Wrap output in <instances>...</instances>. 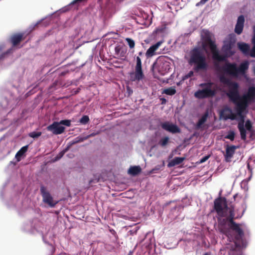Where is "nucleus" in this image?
Instances as JSON below:
<instances>
[{"instance_id": "nucleus-51", "label": "nucleus", "mask_w": 255, "mask_h": 255, "mask_svg": "<svg viewBox=\"0 0 255 255\" xmlns=\"http://www.w3.org/2000/svg\"><path fill=\"white\" fill-rule=\"evenodd\" d=\"M72 145H69V142H68L67 146L65 148H64L63 150H62L61 151L62 152H63L64 154H65L68 150L70 147Z\"/></svg>"}, {"instance_id": "nucleus-14", "label": "nucleus", "mask_w": 255, "mask_h": 255, "mask_svg": "<svg viewBox=\"0 0 255 255\" xmlns=\"http://www.w3.org/2000/svg\"><path fill=\"white\" fill-rule=\"evenodd\" d=\"M220 117L221 119L225 121L228 120H235L236 119V116L234 114L232 109L229 107H225L220 112Z\"/></svg>"}, {"instance_id": "nucleus-42", "label": "nucleus", "mask_w": 255, "mask_h": 255, "mask_svg": "<svg viewBox=\"0 0 255 255\" xmlns=\"http://www.w3.org/2000/svg\"><path fill=\"white\" fill-rule=\"evenodd\" d=\"M194 74V73L192 71H190L187 74H185L182 77V80L184 81L189 78L192 77Z\"/></svg>"}, {"instance_id": "nucleus-35", "label": "nucleus", "mask_w": 255, "mask_h": 255, "mask_svg": "<svg viewBox=\"0 0 255 255\" xmlns=\"http://www.w3.org/2000/svg\"><path fill=\"white\" fill-rule=\"evenodd\" d=\"M89 121L90 119L89 116L87 115H84L79 120V123L82 125H85L88 124Z\"/></svg>"}, {"instance_id": "nucleus-8", "label": "nucleus", "mask_w": 255, "mask_h": 255, "mask_svg": "<svg viewBox=\"0 0 255 255\" xmlns=\"http://www.w3.org/2000/svg\"><path fill=\"white\" fill-rule=\"evenodd\" d=\"M40 192L42 198V202L50 208H54L58 202L54 200L47 187L43 184L40 185Z\"/></svg>"}, {"instance_id": "nucleus-50", "label": "nucleus", "mask_w": 255, "mask_h": 255, "mask_svg": "<svg viewBox=\"0 0 255 255\" xmlns=\"http://www.w3.org/2000/svg\"><path fill=\"white\" fill-rule=\"evenodd\" d=\"M127 91L128 94V96L131 95L133 92L132 90L128 86L127 87Z\"/></svg>"}, {"instance_id": "nucleus-18", "label": "nucleus", "mask_w": 255, "mask_h": 255, "mask_svg": "<svg viewBox=\"0 0 255 255\" xmlns=\"http://www.w3.org/2000/svg\"><path fill=\"white\" fill-rule=\"evenodd\" d=\"M239 49L246 56H250L251 53V48L249 44L245 42H238Z\"/></svg>"}, {"instance_id": "nucleus-11", "label": "nucleus", "mask_w": 255, "mask_h": 255, "mask_svg": "<svg viewBox=\"0 0 255 255\" xmlns=\"http://www.w3.org/2000/svg\"><path fill=\"white\" fill-rule=\"evenodd\" d=\"M6 134H4L0 138V160L4 159L11 152L9 143L6 139Z\"/></svg>"}, {"instance_id": "nucleus-4", "label": "nucleus", "mask_w": 255, "mask_h": 255, "mask_svg": "<svg viewBox=\"0 0 255 255\" xmlns=\"http://www.w3.org/2000/svg\"><path fill=\"white\" fill-rule=\"evenodd\" d=\"M20 101L19 97L15 98L12 95L9 100L7 98L2 100L0 107V131L4 130L12 124L9 119H5V115L11 114Z\"/></svg>"}, {"instance_id": "nucleus-34", "label": "nucleus", "mask_w": 255, "mask_h": 255, "mask_svg": "<svg viewBox=\"0 0 255 255\" xmlns=\"http://www.w3.org/2000/svg\"><path fill=\"white\" fill-rule=\"evenodd\" d=\"M169 138L168 136H165V137L162 138L159 141L158 144L162 147H164L167 144V143L169 141Z\"/></svg>"}, {"instance_id": "nucleus-7", "label": "nucleus", "mask_w": 255, "mask_h": 255, "mask_svg": "<svg viewBox=\"0 0 255 255\" xmlns=\"http://www.w3.org/2000/svg\"><path fill=\"white\" fill-rule=\"evenodd\" d=\"M189 62L190 64H196L194 67V70L196 72H198L201 70H205L208 68L206 57L199 47H195L191 51Z\"/></svg>"}, {"instance_id": "nucleus-53", "label": "nucleus", "mask_w": 255, "mask_h": 255, "mask_svg": "<svg viewBox=\"0 0 255 255\" xmlns=\"http://www.w3.org/2000/svg\"><path fill=\"white\" fill-rule=\"evenodd\" d=\"M253 36L252 39V40H255V25L253 26Z\"/></svg>"}, {"instance_id": "nucleus-16", "label": "nucleus", "mask_w": 255, "mask_h": 255, "mask_svg": "<svg viewBox=\"0 0 255 255\" xmlns=\"http://www.w3.org/2000/svg\"><path fill=\"white\" fill-rule=\"evenodd\" d=\"M163 43L162 40L158 41L155 44L151 45L146 51L145 56L147 58L152 57L156 54V51Z\"/></svg>"}, {"instance_id": "nucleus-56", "label": "nucleus", "mask_w": 255, "mask_h": 255, "mask_svg": "<svg viewBox=\"0 0 255 255\" xmlns=\"http://www.w3.org/2000/svg\"><path fill=\"white\" fill-rule=\"evenodd\" d=\"M159 169L158 168H153L152 169L151 171H150V173H156V171H157Z\"/></svg>"}, {"instance_id": "nucleus-1", "label": "nucleus", "mask_w": 255, "mask_h": 255, "mask_svg": "<svg viewBox=\"0 0 255 255\" xmlns=\"http://www.w3.org/2000/svg\"><path fill=\"white\" fill-rule=\"evenodd\" d=\"M214 209L218 218V229L219 231L228 235L229 229H232L236 234L235 237V243L237 247L245 248L246 242L243 240L244 233L239 224L234 221V209L228 206L227 201L225 197L216 199L214 201Z\"/></svg>"}, {"instance_id": "nucleus-21", "label": "nucleus", "mask_w": 255, "mask_h": 255, "mask_svg": "<svg viewBox=\"0 0 255 255\" xmlns=\"http://www.w3.org/2000/svg\"><path fill=\"white\" fill-rule=\"evenodd\" d=\"M209 117V112L206 111L205 113L202 116V117L199 119L197 123L196 128L197 129L201 128L202 125L207 121V119Z\"/></svg>"}, {"instance_id": "nucleus-5", "label": "nucleus", "mask_w": 255, "mask_h": 255, "mask_svg": "<svg viewBox=\"0 0 255 255\" xmlns=\"http://www.w3.org/2000/svg\"><path fill=\"white\" fill-rule=\"evenodd\" d=\"M200 89L194 93V96L198 99H204L214 97L217 92V86L211 81L199 84Z\"/></svg>"}, {"instance_id": "nucleus-62", "label": "nucleus", "mask_w": 255, "mask_h": 255, "mask_svg": "<svg viewBox=\"0 0 255 255\" xmlns=\"http://www.w3.org/2000/svg\"><path fill=\"white\" fill-rule=\"evenodd\" d=\"M222 190H221L219 192V196H221V194H222Z\"/></svg>"}, {"instance_id": "nucleus-13", "label": "nucleus", "mask_w": 255, "mask_h": 255, "mask_svg": "<svg viewBox=\"0 0 255 255\" xmlns=\"http://www.w3.org/2000/svg\"><path fill=\"white\" fill-rule=\"evenodd\" d=\"M46 129L48 131H51L53 134L58 135L62 133L65 128L64 127L61 126L59 122H54L52 124L47 126Z\"/></svg>"}, {"instance_id": "nucleus-48", "label": "nucleus", "mask_w": 255, "mask_h": 255, "mask_svg": "<svg viewBox=\"0 0 255 255\" xmlns=\"http://www.w3.org/2000/svg\"><path fill=\"white\" fill-rule=\"evenodd\" d=\"M99 182V179H91L89 180V185H91L93 183H97Z\"/></svg>"}, {"instance_id": "nucleus-61", "label": "nucleus", "mask_w": 255, "mask_h": 255, "mask_svg": "<svg viewBox=\"0 0 255 255\" xmlns=\"http://www.w3.org/2000/svg\"><path fill=\"white\" fill-rule=\"evenodd\" d=\"M111 232L112 233V234L114 235V234H116V232L114 230H111Z\"/></svg>"}, {"instance_id": "nucleus-45", "label": "nucleus", "mask_w": 255, "mask_h": 255, "mask_svg": "<svg viewBox=\"0 0 255 255\" xmlns=\"http://www.w3.org/2000/svg\"><path fill=\"white\" fill-rule=\"evenodd\" d=\"M64 155V154L63 153V152H62V151H60L58 154H57L56 155V156L55 157V160H59L61 158H62L63 155Z\"/></svg>"}, {"instance_id": "nucleus-22", "label": "nucleus", "mask_w": 255, "mask_h": 255, "mask_svg": "<svg viewBox=\"0 0 255 255\" xmlns=\"http://www.w3.org/2000/svg\"><path fill=\"white\" fill-rule=\"evenodd\" d=\"M28 148V145H26L22 147L16 153L15 157L17 161H19L21 160V157L27 151Z\"/></svg>"}, {"instance_id": "nucleus-9", "label": "nucleus", "mask_w": 255, "mask_h": 255, "mask_svg": "<svg viewBox=\"0 0 255 255\" xmlns=\"http://www.w3.org/2000/svg\"><path fill=\"white\" fill-rule=\"evenodd\" d=\"M229 101L235 105V111L236 113V115L239 117V119H237L239 121L238 126H240V125L242 126H244L245 117L243 113L247 111L248 107L246 105L245 106L236 101L234 98H232V100H229Z\"/></svg>"}, {"instance_id": "nucleus-47", "label": "nucleus", "mask_w": 255, "mask_h": 255, "mask_svg": "<svg viewBox=\"0 0 255 255\" xmlns=\"http://www.w3.org/2000/svg\"><path fill=\"white\" fill-rule=\"evenodd\" d=\"M208 0H201L199 2L196 4V6H199L201 5L204 4Z\"/></svg>"}, {"instance_id": "nucleus-46", "label": "nucleus", "mask_w": 255, "mask_h": 255, "mask_svg": "<svg viewBox=\"0 0 255 255\" xmlns=\"http://www.w3.org/2000/svg\"><path fill=\"white\" fill-rule=\"evenodd\" d=\"M210 157V155H206L200 159V163H202L207 160Z\"/></svg>"}, {"instance_id": "nucleus-25", "label": "nucleus", "mask_w": 255, "mask_h": 255, "mask_svg": "<svg viewBox=\"0 0 255 255\" xmlns=\"http://www.w3.org/2000/svg\"><path fill=\"white\" fill-rule=\"evenodd\" d=\"M232 46L233 43L232 42H228L224 43L222 47V50L226 54L230 53L232 55L233 54V52L231 51Z\"/></svg>"}, {"instance_id": "nucleus-63", "label": "nucleus", "mask_w": 255, "mask_h": 255, "mask_svg": "<svg viewBox=\"0 0 255 255\" xmlns=\"http://www.w3.org/2000/svg\"><path fill=\"white\" fill-rule=\"evenodd\" d=\"M0 196L2 197V196H3V194H2V192L1 193Z\"/></svg>"}, {"instance_id": "nucleus-52", "label": "nucleus", "mask_w": 255, "mask_h": 255, "mask_svg": "<svg viewBox=\"0 0 255 255\" xmlns=\"http://www.w3.org/2000/svg\"><path fill=\"white\" fill-rule=\"evenodd\" d=\"M246 186H247V182L245 181H243L241 183V187L246 189Z\"/></svg>"}, {"instance_id": "nucleus-36", "label": "nucleus", "mask_w": 255, "mask_h": 255, "mask_svg": "<svg viewBox=\"0 0 255 255\" xmlns=\"http://www.w3.org/2000/svg\"><path fill=\"white\" fill-rule=\"evenodd\" d=\"M53 15V14L49 15L48 16L46 17L45 18H43V19H41L40 20L38 21L35 24L30 25L29 28L30 29V31H31L32 30H33L34 29L35 27H36L37 25H38L42 21L44 20L45 19L50 18Z\"/></svg>"}, {"instance_id": "nucleus-57", "label": "nucleus", "mask_w": 255, "mask_h": 255, "mask_svg": "<svg viewBox=\"0 0 255 255\" xmlns=\"http://www.w3.org/2000/svg\"><path fill=\"white\" fill-rule=\"evenodd\" d=\"M160 100L162 101L161 102V104H165L166 103L167 101H166V100L165 98H162L160 99Z\"/></svg>"}, {"instance_id": "nucleus-17", "label": "nucleus", "mask_w": 255, "mask_h": 255, "mask_svg": "<svg viewBox=\"0 0 255 255\" xmlns=\"http://www.w3.org/2000/svg\"><path fill=\"white\" fill-rule=\"evenodd\" d=\"M245 22V17L243 15H240L237 19V22L235 28V32L237 34H240L243 30Z\"/></svg>"}, {"instance_id": "nucleus-59", "label": "nucleus", "mask_w": 255, "mask_h": 255, "mask_svg": "<svg viewBox=\"0 0 255 255\" xmlns=\"http://www.w3.org/2000/svg\"><path fill=\"white\" fill-rule=\"evenodd\" d=\"M203 255H211V252H206L203 254Z\"/></svg>"}, {"instance_id": "nucleus-19", "label": "nucleus", "mask_w": 255, "mask_h": 255, "mask_svg": "<svg viewBox=\"0 0 255 255\" xmlns=\"http://www.w3.org/2000/svg\"><path fill=\"white\" fill-rule=\"evenodd\" d=\"M238 148H239V146L233 145L227 147L226 149V154H225V157L226 161H229L230 160L234 154L235 150Z\"/></svg>"}, {"instance_id": "nucleus-54", "label": "nucleus", "mask_w": 255, "mask_h": 255, "mask_svg": "<svg viewBox=\"0 0 255 255\" xmlns=\"http://www.w3.org/2000/svg\"><path fill=\"white\" fill-rule=\"evenodd\" d=\"M35 92V91H33V90H30L29 92H28L26 94H25V96L26 97H28L29 96V95L32 94L33 93H34Z\"/></svg>"}, {"instance_id": "nucleus-60", "label": "nucleus", "mask_w": 255, "mask_h": 255, "mask_svg": "<svg viewBox=\"0 0 255 255\" xmlns=\"http://www.w3.org/2000/svg\"><path fill=\"white\" fill-rule=\"evenodd\" d=\"M143 54V52L142 51H140L138 53V56H141Z\"/></svg>"}, {"instance_id": "nucleus-29", "label": "nucleus", "mask_w": 255, "mask_h": 255, "mask_svg": "<svg viewBox=\"0 0 255 255\" xmlns=\"http://www.w3.org/2000/svg\"><path fill=\"white\" fill-rule=\"evenodd\" d=\"M247 206L246 203L245 202H243L241 204V211L240 212L239 209L238 210V211H237L238 215L237 218H241L243 216V215H244V213L245 212V211L247 209Z\"/></svg>"}, {"instance_id": "nucleus-38", "label": "nucleus", "mask_w": 255, "mask_h": 255, "mask_svg": "<svg viewBox=\"0 0 255 255\" xmlns=\"http://www.w3.org/2000/svg\"><path fill=\"white\" fill-rule=\"evenodd\" d=\"M245 128L248 131H251L252 129V123L250 120H247L244 124Z\"/></svg>"}, {"instance_id": "nucleus-40", "label": "nucleus", "mask_w": 255, "mask_h": 255, "mask_svg": "<svg viewBox=\"0 0 255 255\" xmlns=\"http://www.w3.org/2000/svg\"><path fill=\"white\" fill-rule=\"evenodd\" d=\"M252 43L253 44V47L251 48L250 56L252 58H255V40H252Z\"/></svg>"}, {"instance_id": "nucleus-31", "label": "nucleus", "mask_w": 255, "mask_h": 255, "mask_svg": "<svg viewBox=\"0 0 255 255\" xmlns=\"http://www.w3.org/2000/svg\"><path fill=\"white\" fill-rule=\"evenodd\" d=\"M12 50V48L9 49L6 52L3 53L0 55V71L2 69L3 66L2 64V62L5 58V55L8 53H10L11 51Z\"/></svg>"}, {"instance_id": "nucleus-41", "label": "nucleus", "mask_w": 255, "mask_h": 255, "mask_svg": "<svg viewBox=\"0 0 255 255\" xmlns=\"http://www.w3.org/2000/svg\"><path fill=\"white\" fill-rule=\"evenodd\" d=\"M59 123L61 126L64 125L67 127H70L71 126V121L69 120H63L60 121Z\"/></svg>"}, {"instance_id": "nucleus-6", "label": "nucleus", "mask_w": 255, "mask_h": 255, "mask_svg": "<svg viewBox=\"0 0 255 255\" xmlns=\"http://www.w3.org/2000/svg\"><path fill=\"white\" fill-rule=\"evenodd\" d=\"M201 36L203 40L208 44L212 51V58L214 61L220 62L226 60L227 55L221 54L219 50L217 49L216 45L215 42L212 40L211 34L209 30L203 29L202 31Z\"/></svg>"}, {"instance_id": "nucleus-43", "label": "nucleus", "mask_w": 255, "mask_h": 255, "mask_svg": "<svg viewBox=\"0 0 255 255\" xmlns=\"http://www.w3.org/2000/svg\"><path fill=\"white\" fill-rule=\"evenodd\" d=\"M43 241H44V242L46 244H49V245H50L51 246V248H52V253H53L54 252H55V249L54 248V247L52 246V242H49L48 241H47L46 240V237L45 236H43Z\"/></svg>"}, {"instance_id": "nucleus-2", "label": "nucleus", "mask_w": 255, "mask_h": 255, "mask_svg": "<svg viewBox=\"0 0 255 255\" xmlns=\"http://www.w3.org/2000/svg\"><path fill=\"white\" fill-rule=\"evenodd\" d=\"M220 81L228 86L229 89L226 93L229 100L235 99L236 101L241 104L249 105L255 102V86H251L249 88L248 92L241 95L239 91V84L236 82L231 81L225 75H221L219 77Z\"/></svg>"}, {"instance_id": "nucleus-3", "label": "nucleus", "mask_w": 255, "mask_h": 255, "mask_svg": "<svg viewBox=\"0 0 255 255\" xmlns=\"http://www.w3.org/2000/svg\"><path fill=\"white\" fill-rule=\"evenodd\" d=\"M214 65L217 70L222 71L225 75L233 78H238L242 76L247 77L246 71L249 67V63L247 61L242 62L239 66L235 62L227 61H215Z\"/></svg>"}, {"instance_id": "nucleus-30", "label": "nucleus", "mask_w": 255, "mask_h": 255, "mask_svg": "<svg viewBox=\"0 0 255 255\" xmlns=\"http://www.w3.org/2000/svg\"><path fill=\"white\" fill-rule=\"evenodd\" d=\"M85 140H86V139H85V136L83 137V136H78L75 137V138H74L73 140H72L70 142H69V145H73L76 143L83 142Z\"/></svg>"}, {"instance_id": "nucleus-55", "label": "nucleus", "mask_w": 255, "mask_h": 255, "mask_svg": "<svg viewBox=\"0 0 255 255\" xmlns=\"http://www.w3.org/2000/svg\"><path fill=\"white\" fill-rule=\"evenodd\" d=\"M20 86V85H18V86L13 85V87L17 91L18 93L20 92L19 90Z\"/></svg>"}, {"instance_id": "nucleus-37", "label": "nucleus", "mask_w": 255, "mask_h": 255, "mask_svg": "<svg viewBox=\"0 0 255 255\" xmlns=\"http://www.w3.org/2000/svg\"><path fill=\"white\" fill-rule=\"evenodd\" d=\"M42 132L40 131H32L28 133V136L34 139L37 138L41 136Z\"/></svg>"}, {"instance_id": "nucleus-10", "label": "nucleus", "mask_w": 255, "mask_h": 255, "mask_svg": "<svg viewBox=\"0 0 255 255\" xmlns=\"http://www.w3.org/2000/svg\"><path fill=\"white\" fill-rule=\"evenodd\" d=\"M144 77V75L142 70L141 60L139 56H137L136 58L135 73H131L130 74V80L131 81H139L142 80Z\"/></svg>"}, {"instance_id": "nucleus-39", "label": "nucleus", "mask_w": 255, "mask_h": 255, "mask_svg": "<svg viewBox=\"0 0 255 255\" xmlns=\"http://www.w3.org/2000/svg\"><path fill=\"white\" fill-rule=\"evenodd\" d=\"M126 41L127 42L130 48H134L135 46V42L133 39L130 38H126Z\"/></svg>"}, {"instance_id": "nucleus-64", "label": "nucleus", "mask_w": 255, "mask_h": 255, "mask_svg": "<svg viewBox=\"0 0 255 255\" xmlns=\"http://www.w3.org/2000/svg\"><path fill=\"white\" fill-rule=\"evenodd\" d=\"M7 205L8 206H10V205L9 204H8V203H7Z\"/></svg>"}, {"instance_id": "nucleus-28", "label": "nucleus", "mask_w": 255, "mask_h": 255, "mask_svg": "<svg viewBox=\"0 0 255 255\" xmlns=\"http://www.w3.org/2000/svg\"><path fill=\"white\" fill-rule=\"evenodd\" d=\"M238 128L240 132L241 138L243 140H246L247 138V129L245 128V126H238Z\"/></svg>"}, {"instance_id": "nucleus-33", "label": "nucleus", "mask_w": 255, "mask_h": 255, "mask_svg": "<svg viewBox=\"0 0 255 255\" xmlns=\"http://www.w3.org/2000/svg\"><path fill=\"white\" fill-rule=\"evenodd\" d=\"M235 137V132L234 130H230L228 131L227 135L225 136V138L233 141Z\"/></svg>"}, {"instance_id": "nucleus-20", "label": "nucleus", "mask_w": 255, "mask_h": 255, "mask_svg": "<svg viewBox=\"0 0 255 255\" xmlns=\"http://www.w3.org/2000/svg\"><path fill=\"white\" fill-rule=\"evenodd\" d=\"M86 0H74L72 2H71L69 4L66 5L65 6L59 9V11L60 12H66L69 10L71 8V7L74 5H78L80 3L86 1Z\"/></svg>"}, {"instance_id": "nucleus-24", "label": "nucleus", "mask_w": 255, "mask_h": 255, "mask_svg": "<svg viewBox=\"0 0 255 255\" xmlns=\"http://www.w3.org/2000/svg\"><path fill=\"white\" fill-rule=\"evenodd\" d=\"M184 157H175L168 164V167H172L181 163L184 160Z\"/></svg>"}, {"instance_id": "nucleus-26", "label": "nucleus", "mask_w": 255, "mask_h": 255, "mask_svg": "<svg viewBox=\"0 0 255 255\" xmlns=\"http://www.w3.org/2000/svg\"><path fill=\"white\" fill-rule=\"evenodd\" d=\"M23 35L22 34H15L13 35L11 38V42L13 44V46L16 45L18 43L20 42Z\"/></svg>"}, {"instance_id": "nucleus-32", "label": "nucleus", "mask_w": 255, "mask_h": 255, "mask_svg": "<svg viewBox=\"0 0 255 255\" xmlns=\"http://www.w3.org/2000/svg\"><path fill=\"white\" fill-rule=\"evenodd\" d=\"M176 90L173 87H170L167 89H165L163 91L162 93L166 94L169 96H172L176 93Z\"/></svg>"}, {"instance_id": "nucleus-12", "label": "nucleus", "mask_w": 255, "mask_h": 255, "mask_svg": "<svg viewBox=\"0 0 255 255\" xmlns=\"http://www.w3.org/2000/svg\"><path fill=\"white\" fill-rule=\"evenodd\" d=\"M39 224L38 220L37 219H34L32 221H29L25 224L23 226V230L27 232L34 234L35 232L39 231L38 228Z\"/></svg>"}, {"instance_id": "nucleus-44", "label": "nucleus", "mask_w": 255, "mask_h": 255, "mask_svg": "<svg viewBox=\"0 0 255 255\" xmlns=\"http://www.w3.org/2000/svg\"><path fill=\"white\" fill-rule=\"evenodd\" d=\"M99 133V131L92 132V133H90V134L85 136V139H86V140L91 137H93V136H95L96 135L98 134Z\"/></svg>"}, {"instance_id": "nucleus-49", "label": "nucleus", "mask_w": 255, "mask_h": 255, "mask_svg": "<svg viewBox=\"0 0 255 255\" xmlns=\"http://www.w3.org/2000/svg\"><path fill=\"white\" fill-rule=\"evenodd\" d=\"M137 229H134V230H130L128 231V233L130 235H133L134 234H136V232L137 231Z\"/></svg>"}, {"instance_id": "nucleus-23", "label": "nucleus", "mask_w": 255, "mask_h": 255, "mask_svg": "<svg viewBox=\"0 0 255 255\" xmlns=\"http://www.w3.org/2000/svg\"><path fill=\"white\" fill-rule=\"evenodd\" d=\"M141 171V169L139 166H130L128 170V173L132 176H135L138 174Z\"/></svg>"}, {"instance_id": "nucleus-58", "label": "nucleus", "mask_w": 255, "mask_h": 255, "mask_svg": "<svg viewBox=\"0 0 255 255\" xmlns=\"http://www.w3.org/2000/svg\"><path fill=\"white\" fill-rule=\"evenodd\" d=\"M4 44H0V51H1L4 48Z\"/></svg>"}, {"instance_id": "nucleus-15", "label": "nucleus", "mask_w": 255, "mask_h": 255, "mask_svg": "<svg viewBox=\"0 0 255 255\" xmlns=\"http://www.w3.org/2000/svg\"><path fill=\"white\" fill-rule=\"evenodd\" d=\"M161 127L163 129L172 133H179L181 131L180 128L177 125L169 122L162 123Z\"/></svg>"}, {"instance_id": "nucleus-27", "label": "nucleus", "mask_w": 255, "mask_h": 255, "mask_svg": "<svg viewBox=\"0 0 255 255\" xmlns=\"http://www.w3.org/2000/svg\"><path fill=\"white\" fill-rule=\"evenodd\" d=\"M122 47L120 45L117 44L115 46V54L118 57H124L125 55V52L124 51H122Z\"/></svg>"}]
</instances>
